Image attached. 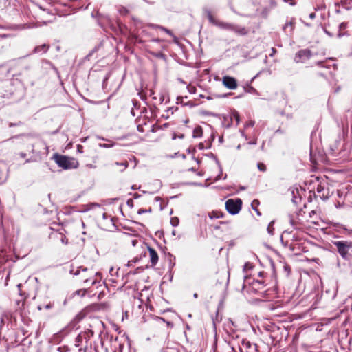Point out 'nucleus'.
Instances as JSON below:
<instances>
[{
    "label": "nucleus",
    "instance_id": "nucleus-39",
    "mask_svg": "<svg viewBox=\"0 0 352 352\" xmlns=\"http://www.w3.org/2000/svg\"><path fill=\"white\" fill-rule=\"evenodd\" d=\"M21 124V122L18 123V124H14V123H10L9 124V126L10 127H12V126H18Z\"/></svg>",
    "mask_w": 352,
    "mask_h": 352
},
{
    "label": "nucleus",
    "instance_id": "nucleus-30",
    "mask_svg": "<svg viewBox=\"0 0 352 352\" xmlns=\"http://www.w3.org/2000/svg\"><path fill=\"white\" fill-rule=\"evenodd\" d=\"M160 28L162 30H163V31H164L165 32H166L168 34H169V35H170V36H172V35H173V33H172V32H171L170 30H168V29H167V28H164V27H160Z\"/></svg>",
    "mask_w": 352,
    "mask_h": 352
},
{
    "label": "nucleus",
    "instance_id": "nucleus-45",
    "mask_svg": "<svg viewBox=\"0 0 352 352\" xmlns=\"http://www.w3.org/2000/svg\"><path fill=\"white\" fill-rule=\"evenodd\" d=\"M0 37L2 38H7L8 37V35L7 34H0Z\"/></svg>",
    "mask_w": 352,
    "mask_h": 352
},
{
    "label": "nucleus",
    "instance_id": "nucleus-54",
    "mask_svg": "<svg viewBox=\"0 0 352 352\" xmlns=\"http://www.w3.org/2000/svg\"><path fill=\"white\" fill-rule=\"evenodd\" d=\"M285 268L286 270H288V267L287 266H285Z\"/></svg>",
    "mask_w": 352,
    "mask_h": 352
},
{
    "label": "nucleus",
    "instance_id": "nucleus-44",
    "mask_svg": "<svg viewBox=\"0 0 352 352\" xmlns=\"http://www.w3.org/2000/svg\"><path fill=\"white\" fill-rule=\"evenodd\" d=\"M132 203H133L132 199H129V200L127 201V204H128V206H132Z\"/></svg>",
    "mask_w": 352,
    "mask_h": 352
},
{
    "label": "nucleus",
    "instance_id": "nucleus-29",
    "mask_svg": "<svg viewBox=\"0 0 352 352\" xmlns=\"http://www.w3.org/2000/svg\"><path fill=\"white\" fill-rule=\"evenodd\" d=\"M233 117L235 118V120L236 121V124H238L239 123L240 118H239V115L236 111L233 113Z\"/></svg>",
    "mask_w": 352,
    "mask_h": 352
},
{
    "label": "nucleus",
    "instance_id": "nucleus-47",
    "mask_svg": "<svg viewBox=\"0 0 352 352\" xmlns=\"http://www.w3.org/2000/svg\"><path fill=\"white\" fill-rule=\"evenodd\" d=\"M30 148L31 149V152L34 153V145L33 144L30 145Z\"/></svg>",
    "mask_w": 352,
    "mask_h": 352
},
{
    "label": "nucleus",
    "instance_id": "nucleus-10",
    "mask_svg": "<svg viewBox=\"0 0 352 352\" xmlns=\"http://www.w3.org/2000/svg\"><path fill=\"white\" fill-rule=\"evenodd\" d=\"M49 48H50V45H46V44H43L41 45L35 47L33 50V53H34V54H38L40 52L46 53Z\"/></svg>",
    "mask_w": 352,
    "mask_h": 352
},
{
    "label": "nucleus",
    "instance_id": "nucleus-22",
    "mask_svg": "<svg viewBox=\"0 0 352 352\" xmlns=\"http://www.w3.org/2000/svg\"><path fill=\"white\" fill-rule=\"evenodd\" d=\"M208 18L210 23L215 25V23H218V21H215V19L213 18L211 12L210 11H208Z\"/></svg>",
    "mask_w": 352,
    "mask_h": 352
},
{
    "label": "nucleus",
    "instance_id": "nucleus-46",
    "mask_svg": "<svg viewBox=\"0 0 352 352\" xmlns=\"http://www.w3.org/2000/svg\"><path fill=\"white\" fill-rule=\"evenodd\" d=\"M20 156H21V157L24 158V157H25L26 154H25V153H20Z\"/></svg>",
    "mask_w": 352,
    "mask_h": 352
},
{
    "label": "nucleus",
    "instance_id": "nucleus-48",
    "mask_svg": "<svg viewBox=\"0 0 352 352\" xmlns=\"http://www.w3.org/2000/svg\"><path fill=\"white\" fill-rule=\"evenodd\" d=\"M82 146L81 145L78 146V150L82 149Z\"/></svg>",
    "mask_w": 352,
    "mask_h": 352
},
{
    "label": "nucleus",
    "instance_id": "nucleus-38",
    "mask_svg": "<svg viewBox=\"0 0 352 352\" xmlns=\"http://www.w3.org/2000/svg\"><path fill=\"white\" fill-rule=\"evenodd\" d=\"M184 106H186V105H188L190 107H193L194 106V104L192 102H188L187 103H184Z\"/></svg>",
    "mask_w": 352,
    "mask_h": 352
},
{
    "label": "nucleus",
    "instance_id": "nucleus-49",
    "mask_svg": "<svg viewBox=\"0 0 352 352\" xmlns=\"http://www.w3.org/2000/svg\"><path fill=\"white\" fill-rule=\"evenodd\" d=\"M82 228L85 227V223L83 221L81 222Z\"/></svg>",
    "mask_w": 352,
    "mask_h": 352
},
{
    "label": "nucleus",
    "instance_id": "nucleus-36",
    "mask_svg": "<svg viewBox=\"0 0 352 352\" xmlns=\"http://www.w3.org/2000/svg\"><path fill=\"white\" fill-rule=\"evenodd\" d=\"M5 317H7V314L6 313L2 314L1 317V320L2 323L3 322Z\"/></svg>",
    "mask_w": 352,
    "mask_h": 352
},
{
    "label": "nucleus",
    "instance_id": "nucleus-33",
    "mask_svg": "<svg viewBox=\"0 0 352 352\" xmlns=\"http://www.w3.org/2000/svg\"><path fill=\"white\" fill-rule=\"evenodd\" d=\"M298 201H300V198H298V197H294V198L292 199V201L295 204H298Z\"/></svg>",
    "mask_w": 352,
    "mask_h": 352
},
{
    "label": "nucleus",
    "instance_id": "nucleus-19",
    "mask_svg": "<svg viewBox=\"0 0 352 352\" xmlns=\"http://www.w3.org/2000/svg\"><path fill=\"white\" fill-rule=\"evenodd\" d=\"M274 221H271L270 223V224L268 225L267 226V232L270 234V235H273L274 234Z\"/></svg>",
    "mask_w": 352,
    "mask_h": 352
},
{
    "label": "nucleus",
    "instance_id": "nucleus-43",
    "mask_svg": "<svg viewBox=\"0 0 352 352\" xmlns=\"http://www.w3.org/2000/svg\"><path fill=\"white\" fill-rule=\"evenodd\" d=\"M253 209L255 210V212H256V214H257L258 215H259V216H260V215L261 214V212H259V210H258V209H256V208H253Z\"/></svg>",
    "mask_w": 352,
    "mask_h": 352
},
{
    "label": "nucleus",
    "instance_id": "nucleus-56",
    "mask_svg": "<svg viewBox=\"0 0 352 352\" xmlns=\"http://www.w3.org/2000/svg\"><path fill=\"white\" fill-rule=\"evenodd\" d=\"M275 52V49L272 48V52Z\"/></svg>",
    "mask_w": 352,
    "mask_h": 352
},
{
    "label": "nucleus",
    "instance_id": "nucleus-15",
    "mask_svg": "<svg viewBox=\"0 0 352 352\" xmlns=\"http://www.w3.org/2000/svg\"><path fill=\"white\" fill-rule=\"evenodd\" d=\"M324 190V187H322L321 185H318L317 186V188H316V191L318 193L320 194L322 193V195H320V197L321 198H323V199H325V198H327V194L325 195L323 192Z\"/></svg>",
    "mask_w": 352,
    "mask_h": 352
},
{
    "label": "nucleus",
    "instance_id": "nucleus-18",
    "mask_svg": "<svg viewBox=\"0 0 352 352\" xmlns=\"http://www.w3.org/2000/svg\"><path fill=\"white\" fill-rule=\"evenodd\" d=\"M160 352H179V351L175 347H166L162 349Z\"/></svg>",
    "mask_w": 352,
    "mask_h": 352
},
{
    "label": "nucleus",
    "instance_id": "nucleus-27",
    "mask_svg": "<svg viewBox=\"0 0 352 352\" xmlns=\"http://www.w3.org/2000/svg\"><path fill=\"white\" fill-rule=\"evenodd\" d=\"M151 211H152V209L151 208L148 210L141 208V209L138 210V214H142L146 213L147 212H151Z\"/></svg>",
    "mask_w": 352,
    "mask_h": 352
},
{
    "label": "nucleus",
    "instance_id": "nucleus-57",
    "mask_svg": "<svg viewBox=\"0 0 352 352\" xmlns=\"http://www.w3.org/2000/svg\"><path fill=\"white\" fill-rule=\"evenodd\" d=\"M184 137V135H182L179 136L180 138H182Z\"/></svg>",
    "mask_w": 352,
    "mask_h": 352
},
{
    "label": "nucleus",
    "instance_id": "nucleus-16",
    "mask_svg": "<svg viewBox=\"0 0 352 352\" xmlns=\"http://www.w3.org/2000/svg\"><path fill=\"white\" fill-rule=\"evenodd\" d=\"M283 30L285 32H287V29L289 28V32H292L293 28H294V25H293V23L292 22H289V23H286L285 24V25L283 26Z\"/></svg>",
    "mask_w": 352,
    "mask_h": 352
},
{
    "label": "nucleus",
    "instance_id": "nucleus-41",
    "mask_svg": "<svg viewBox=\"0 0 352 352\" xmlns=\"http://www.w3.org/2000/svg\"><path fill=\"white\" fill-rule=\"evenodd\" d=\"M195 90H196V88L193 87H192V88L189 90V91H190V93H195Z\"/></svg>",
    "mask_w": 352,
    "mask_h": 352
},
{
    "label": "nucleus",
    "instance_id": "nucleus-51",
    "mask_svg": "<svg viewBox=\"0 0 352 352\" xmlns=\"http://www.w3.org/2000/svg\"><path fill=\"white\" fill-rule=\"evenodd\" d=\"M340 261L338 259L337 265H338V267H340Z\"/></svg>",
    "mask_w": 352,
    "mask_h": 352
},
{
    "label": "nucleus",
    "instance_id": "nucleus-6",
    "mask_svg": "<svg viewBox=\"0 0 352 352\" xmlns=\"http://www.w3.org/2000/svg\"><path fill=\"white\" fill-rule=\"evenodd\" d=\"M312 56L311 51L309 49H302L297 52L294 58V60L295 63H305Z\"/></svg>",
    "mask_w": 352,
    "mask_h": 352
},
{
    "label": "nucleus",
    "instance_id": "nucleus-40",
    "mask_svg": "<svg viewBox=\"0 0 352 352\" xmlns=\"http://www.w3.org/2000/svg\"><path fill=\"white\" fill-rule=\"evenodd\" d=\"M135 262H136V260L135 261H129L128 263V265L131 266L133 265V263H135Z\"/></svg>",
    "mask_w": 352,
    "mask_h": 352
},
{
    "label": "nucleus",
    "instance_id": "nucleus-55",
    "mask_svg": "<svg viewBox=\"0 0 352 352\" xmlns=\"http://www.w3.org/2000/svg\"><path fill=\"white\" fill-rule=\"evenodd\" d=\"M227 177V175H225L223 179H225Z\"/></svg>",
    "mask_w": 352,
    "mask_h": 352
},
{
    "label": "nucleus",
    "instance_id": "nucleus-5",
    "mask_svg": "<svg viewBox=\"0 0 352 352\" xmlns=\"http://www.w3.org/2000/svg\"><path fill=\"white\" fill-rule=\"evenodd\" d=\"M316 65L320 68V70L316 72L318 76L322 77L327 80L332 77V72L330 70V65H327L325 61H319Z\"/></svg>",
    "mask_w": 352,
    "mask_h": 352
},
{
    "label": "nucleus",
    "instance_id": "nucleus-17",
    "mask_svg": "<svg viewBox=\"0 0 352 352\" xmlns=\"http://www.w3.org/2000/svg\"><path fill=\"white\" fill-rule=\"evenodd\" d=\"M156 321L158 322V323H161V322H166L167 324V326L168 327H172L173 326V323L170 322H168V321H166L163 318H161V317H157L156 318Z\"/></svg>",
    "mask_w": 352,
    "mask_h": 352
},
{
    "label": "nucleus",
    "instance_id": "nucleus-8",
    "mask_svg": "<svg viewBox=\"0 0 352 352\" xmlns=\"http://www.w3.org/2000/svg\"><path fill=\"white\" fill-rule=\"evenodd\" d=\"M148 250L150 256V261L152 266H155L158 262V254L157 252L151 247H148Z\"/></svg>",
    "mask_w": 352,
    "mask_h": 352
},
{
    "label": "nucleus",
    "instance_id": "nucleus-12",
    "mask_svg": "<svg viewBox=\"0 0 352 352\" xmlns=\"http://www.w3.org/2000/svg\"><path fill=\"white\" fill-rule=\"evenodd\" d=\"M215 25L223 29L232 30L233 24L218 21V23H215Z\"/></svg>",
    "mask_w": 352,
    "mask_h": 352
},
{
    "label": "nucleus",
    "instance_id": "nucleus-24",
    "mask_svg": "<svg viewBox=\"0 0 352 352\" xmlns=\"http://www.w3.org/2000/svg\"><path fill=\"white\" fill-rule=\"evenodd\" d=\"M257 167H258V170L262 171V172H265L266 171V166L263 163H261V162L258 163Z\"/></svg>",
    "mask_w": 352,
    "mask_h": 352
},
{
    "label": "nucleus",
    "instance_id": "nucleus-32",
    "mask_svg": "<svg viewBox=\"0 0 352 352\" xmlns=\"http://www.w3.org/2000/svg\"><path fill=\"white\" fill-rule=\"evenodd\" d=\"M347 23H341L339 25V28L340 30H344L346 28Z\"/></svg>",
    "mask_w": 352,
    "mask_h": 352
},
{
    "label": "nucleus",
    "instance_id": "nucleus-25",
    "mask_svg": "<svg viewBox=\"0 0 352 352\" xmlns=\"http://www.w3.org/2000/svg\"><path fill=\"white\" fill-rule=\"evenodd\" d=\"M87 290L86 289H79V290L76 291L75 293L81 296H84L85 295V294L87 293Z\"/></svg>",
    "mask_w": 352,
    "mask_h": 352
},
{
    "label": "nucleus",
    "instance_id": "nucleus-21",
    "mask_svg": "<svg viewBox=\"0 0 352 352\" xmlns=\"http://www.w3.org/2000/svg\"><path fill=\"white\" fill-rule=\"evenodd\" d=\"M216 162H217V165H218V166L219 168V170H220L219 174L217 176V177L215 179V180L217 181V180H219L221 179V175L222 174V168H221V166L220 164L219 161L217 159H216Z\"/></svg>",
    "mask_w": 352,
    "mask_h": 352
},
{
    "label": "nucleus",
    "instance_id": "nucleus-37",
    "mask_svg": "<svg viewBox=\"0 0 352 352\" xmlns=\"http://www.w3.org/2000/svg\"><path fill=\"white\" fill-rule=\"evenodd\" d=\"M309 18H310L311 19H315V18H316V14H315L314 12L311 13V14H309Z\"/></svg>",
    "mask_w": 352,
    "mask_h": 352
},
{
    "label": "nucleus",
    "instance_id": "nucleus-31",
    "mask_svg": "<svg viewBox=\"0 0 352 352\" xmlns=\"http://www.w3.org/2000/svg\"><path fill=\"white\" fill-rule=\"evenodd\" d=\"M254 285L257 286L258 289L261 288V286L263 285V282L260 280H256L254 283Z\"/></svg>",
    "mask_w": 352,
    "mask_h": 352
},
{
    "label": "nucleus",
    "instance_id": "nucleus-60",
    "mask_svg": "<svg viewBox=\"0 0 352 352\" xmlns=\"http://www.w3.org/2000/svg\"><path fill=\"white\" fill-rule=\"evenodd\" d=\"M132 189H135L134 186H132Z\"/></svg>",
    "mask_w": 352,
    "mask_h": 352
},
{
    "label": "nucleus",
    "instance_id": "nucleus-14",
    "mask_svg": "<svg viewBox=\"0 0 352 352\" xmlns=\"http://www.w3.org/2000/svg\"><path fill=\"white\" fill-rule=\"evenodd\" d=\"M223 212H219V211H212L211 213L209 214V217L211 219H219V218L223 217Z\"/></svg>",
    "mask_w": 352,
    "mask_h": 352
},
{
    "label": "nucleus",
    "instance_id": "nucleus-4",
    "mask_svg": "<svg viewBox=\"0 0 352 352\" xmlns=\"http://www.w3.org/2000/svg\"><path fill=\"white\" fill-rule=\"evenodd\" d=\"M226 208L231 214H236L241 209L242 201L240 199H230L226 202Z\"/></svg>",
    "mask_w": 352,
    "mask_h": 352
},
{
    "label": "nucleus",
    "instance_id": "nucleus-3",
    "mask_svg": "<svg viewBox=\"0 0 352 352\" xmlns=\"http://www.w3.org/2000/svg\"><path fill=\"white\" fill-rule=\"evenodd\" d=\"M54 159L58 166L64 169L76 168L78 164L75 159L65 155H55Z\"/></svg>",
    "mask_w": 352,
    "mask_h": 352
},
{
    "label": "nucleus",
    "instance_id": "nucleus-50",
    "mask_svg": "<svg viewBox=\"0 0 352 352\" xmlns=\"http://www.w3.org/2000/svg\"><path fill=\"white\" fill-rule=\"evenodd\" d=\"M193 296H194V298H197L198 295L197 293H195V294H194Z\"/></svg>",
    "mask_w": 352,
    "mask_h": 352
},
{
    "label": "nucleus",
    "instance_id": "nucleus-9",
    "mask_svg": "<svg viewBox=\"0 0 352 352\" xmlns=\"http://www.w3.org/2000/svg\"><path fill=\"white\" fill-rule=\"evenodd\" d=\"M232 31H234L236 34L241 36H244L248 34V30L244 27H240L233 24Z\"/></svg>",
    "mask_w": 352,
    "mask_h": 352
},
{
    "label": "nucleus",
    "instance_id": "nucleus-59",
    "mask_svg": "<svg viewBox=\"0 0 352 352\" xmlns=\"http://www.w3.org/2000/svg\"><path fill=\"white\" fill-rule=\"evenodd\" d=\"M250 125L253 126L254 123H250Z\"/></svg>",
    "mask_w": 352,
    "mask_h": 352
},
{
    "label": "nucleus",
    "instance_id": "nucleus-2",
    "mask_svg": "<svg viewBox=\"0 0 352 352\" xmlns=\"http://www.w3.org/2000/svg\"><path fill=\"white\" fill-rule=\"evenodd\" d=\"M70 273L75 276L80 275V279L85 284L90 282L91 285L96 283V279L94 278V276L98 274V272L95 273L91 270L82 266L77 267L76 270L73 268L71 269Z\"/></svg>",
    "mask_w": 352,
    "mask_h": 352
},
{
    "label": "nucleus",
    "instance_id": "nucleus-42",
    "mask_svg": "<svg viewBox=\"0 0 352 352\" xmlns=\"http://www.w3.org/2000/svg\"><path fill=\"white\" fill-rule=\"evenodd\" d=\"M140 197V195L139 194H138V193H135V194L133 195V198H134V199H138V198H139Z\"/></svg>",
    "mask_w": 352,
    "mask_h": 352
},
{
    "label": "nucleus",
    "instance_id": "nucleus-11",
    "mask_svg": "<svg viewBox=\"0 0 352 352\" xmlns=\"http://www.w3.org/2000/svg\"><path fill=\"white\" fill-rule=\"evenodd\" d=\"M203 135L202 128L199 126H196L192 132V137L194 138H201Z\"/></svg>",
    "mask_w": 352,
    "mask_h": 352
},
{
    "label": "nucleus",
    "instance_id": "nucleus-23",
    "mask_svg": "<svg viewBox=\"0 0 352 352\" xmlns=\"http://www.w3.org/2000/svg\"><path fill=\"white\" fill-rule=\"evenodd\" d=\"M170 223L173 226L176 227L179 224V219L177 217H173L170 220Z\"/></svg>",
    "mask_w": 352,
    "mask_h": 352
},
{
    "label": "nucleus",
    "instance_id": "nucleus-26",
    "mask_svg": "<svg viewBox=\"0 0 352 352\" xmlns=\"http://www.w3.org/2000/svg\"><path fill=\"white\" fill-rule=\"evenodd\" d=\"M58 235L60 236V239L61 241V242L63 243V244H67V239L66 238L65 236H64L63 234L61 233H59Z\"/></svg>",
    "mask_w": 352,
    "mask_h": 352
},
{
    "label": "nucleus",
    "instance_id": "nucleus-28",
    "mask_svg": "<svg viewBox=\"0 0 352 352\" xmlns=\"http://www.w3.org/2000/svg\"><path fill=\"white\" fill-rule=\"evenodd\" d=\"M252 263H249V262H248V263H245V265H244V266H243V270H244L245 271L248 270H250V269H252Z\"/></svg>",
    "mask_w": 352,
    "mask_h": 352
},
{
    "label": "nucleus",
    "instance_id": "nucleus-58",
    "mask_svg": "<svg viewBox=\"0 0 352 352\" xmlns=\"http://www.w3.org/2000/svg\"><path fill=\"white\" fill-rule=\"evenodd\" d=\"M103 217H104V218H106V214L105 213L103 214Z\"/></svg>",
    "mask_w": 352,
    "mask_h": 352
},
{
    "label": "nucleus",
    "instance_id": "nucleus-1",
    "mask_svg": "<svg viewBox=\"0 0 352 352\" xmlns=\"http://www.w3.org/2000/svg\"><path fill=\"white\" fill-rule=\"evenodd\" d=\"M332 243L343 259L349 261L352 258V241H334Z\"/></svg>",
    "mask_w": 352,
    "mask_h": 352
},
{
    "label": "nucleus",
    "instance_id": "nucleus-52",
    "mask_svg": "<svg viewBox=\"0 0 352 352\" xmlns=\"http://www.w3.org/2000/svg\"><path fill=\"white\" fill-rule=\"evenodd\" d=\"M155 199H156L157 201H158V200H160V198L159 197H155Z\"/></svg>",
    "mask_w": 352,
    "mask_h": 352
},
{
    "label": "nucleus",
    "instance_id": "nucleus-20",
    "mask_svg": "<svg viewBox=\"0 0 352 352\" xmlns=\"http://www.w3.org/2000/svg\"><path fill=\"white\" fill-rule=\"evenodd\" d=\"M116 164L117 166H122V168L121 171H123V170H124V169H126V168L128 167V166H129V163H128V162H127V161H124V162H121V163L116 162Z\"/></svg>",
    "mask_w": 352,
    "mask_h": 352
},
{
    "label": "nucleus",
    "instance_id": "nucleus-13",
    "mask_svg": "<svg viewBox=\"0 0 352 352\" xmlns=\"http://www.w3.org/2000/svg\"><path fill=\"white\" fill-rule=\"evenodd\" d=\"M54 307V303L52 302L51 301L48 302L47 303H40L38 307H37V309L38 310H42L43 309H52V307Z\"/></svg>",
    "mask_w": 352,
    "mask_h": 352
},
{
    "label": "nucleus",
    "instance_id": "nucleus-35",
    "mask_svg": "<svg viewBox=\"0 0 352 352\" xmlns=\"http://www.w3.org/2000/svg\"><path fill=\"white\" fill-rule=\"evenodd\" d=\"M155 56L158 58H162L164 56V55L162 52L155 54Z\"/></svg>",
    "mask_w": 352,
    "mask_h": 352
},
{
    "label": "nucleus",
    "instance_id": "nucleus-34",
    "mask_svg": "<svg viewBox=\"0 0 352 352\" xmlns=\"http://www.w3.org/2000/svg\"><path fill=\"white\" fill-rule=\"evenodd\" d=\"M259 204V201L258 200H254L252 203V208H254V206H256Z\"/></svg>",
    "mask_w": 352,
    "mask_h": 352
},
{
    "label": "nucleus",
    "instance_id": "nucleus-7",
    "mask_svg": "<svg viewBox=\"0 0 352 352\" xmlns=\"http://www.w3.org/2000/svg\"><path fill=\"white\" fill-rule=\"evenodd\" d=\"M222 82L226 87L230 89H235L237 87V82L236 79L231 76H223L222 79Z\"/></svg>",
    "mask_w": 352,
    "mask_h": 352
},
{
    "label": "nucleus",
    "instance_id": "nucleus-53",
    "mask_svg": "<svg viewBox=\"0 0 352 352\" xmlns=\"http://www.w3.org/2000/svg\"><path fill=\"white\" fill-rule=\"evenodd\" d=\"M135 241H133V245H135Z\"/></svg>",
    "mask_w": 352,
    "mask_h": 352
}]
</instances>
